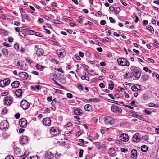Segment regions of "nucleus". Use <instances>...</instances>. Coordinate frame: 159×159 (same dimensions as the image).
Here are the masks:
<instances>
[{
  "instance_id": "7ed1b4c3",
  "label": "nucleus",
  "mask_w": 159,
  "mask_h": 159,
  "mask_svg": "<svg viewBox=\"0 0 159 159\" xmlns=\"http://www.w3.org/2000/svg\"><path fill=\"white\" fill-rule=\"evenodd\" d=\"M8 127V124L7 121L4 120L0 123V129L2 130L6 129Z\"/></svg>"
},
{
  "instance_id": "a878e982",
  "label": "nucleus",
  "mask_w": 159,
  "mask_h": 159,
  "mask_svg": "<svg viewBox=\"0 0 159 159\" xmlns=\"http://www.w3.org/2000/svg\"><path fill=\"white\" fill-rule=\"evenodd\" d=\"M146 28L152 34H153L154 32V29L151 26H146Z\"/></svg>"
},
{
  "instance_id": "49530a36",
  "label": "nucleus",
  "mask_w": 159,
  "mask_h": 159,
  "mask_svg": "<svg viewBox=\"0 0 159 159\" xmlns=\"http://www.w3.org/2000/svg\"><path fill=\"white\" fill-rule=\"evenodd\" d=\"M28 159H38V157L37 156H34L30 157Z\"/></svg>"
},
{
  "instance_id": "a19ab883",
  "label": "nucleus",
  "mask_w": 159,
  "mask_h": 159,
  "mask_svg": "<svg viewBox=\"0 0 159 159\" xmlns=\"http://www.w3.org/2000/svg\"><path fill=\"white\" fill-rule=\"evenodd\" d=\"M101 40L103 42H108L110 41V39L109 38L106 37L104 39L101 38Z\"/></svg>"
},
{
  "instance_id": "393cba45",
  "label": "nucleus",
  "mask_w": 159,
  "mask_h": 159,
  "mask_svg": "<svg viewBox=\"0 0 159 159\" xmlns=\"http://www.w3.org/2000/svg\"><path fill=\"white\" fill-rule=\"evenodd\" d=\"M15 94L17 96L20 97L22 94V90L19 89H17L15 92Z\"/></svg>"
},
{
  "instance_id": "c03bdc74",
  "label": "nucleus",
  "mask_w": 159,
  "mask_h": 159,
  "mask_svg": "<svg viewBox=\"0 0 159 159\" xmlns=\"http://www.w3.org/2000/svg\"><path fill=\"white\" fill-rule=\"evenodd\" d=\"M114 84H110L109 85L108 88L111 90H112L114 88Z\"/></svg>"
},
{
  "instance_id": "8fccbe9b",
  "label": "nucleus",
  "mask_w": 159,
  "mask_h": 159,
  "mask_svg": "<svg viewBox=\"0 0 159 159\" xmlns=\"http://www.w3.org/2000/svg\"><path fill=\"white\" fill-rule=\"evenodd\" d=\"M15 64L16 65L19 66H20V63L19 61H18L17 60H15Z\"/></svg>"
},
{
  "instance_id": "6e6d98bb",
  "label": "nucleus",
  "mask_w": 159,
  "mask_h": 159,
  "mask_svg": "<svg viewBox=\"0 0 159 159\" xmlns=\"http://www.w3.org/2000/svg\"><path fill=\"white\" fill-rule=\"evenodd\" d=\"M5 159H14V157L12 156L8 155L7 156Z\"/></svg>"
},
{
  "instance_id": "f03ea898",
  "label": "nucleus",
  "mask_w": 159,
  "mask_h": 159,
  "mask_svg": "<svg viewBox=\"0 0 159 159\" xmlns=\"http://www.w3.org/2000/svg\"><path fill=\"white\" fill-rule=\"evenodd\" d=\"M117 61L119 65L121 66H128L130 64L128 61L125 59L124 58H118Z\"/></svg>"
},
{
  "instance_id": "f257e3e1",
  "label": "nucleus",
  "mask_w": 159,
  "mask_h": 159,
  "mask_svg": "<svg viewBox=\"0 0 159 159\" xmlns=\"http://www.w3.org/2000/svg\"><path fill=\"white\" fill-rule=\"evenodd\" d=\"M130 70L136 78L138 79L141 76L140 72L136 67L134 66H131L130 68Z\"/></svg>"
},
{
  "instance_id": "9b49d317",
  "label": "nucleus",
  "mask_w": 159,
  "mask_h": 159,
  "mask_svg": "<svg viewBox=\"0 0 159 159\" xmlns=\"http://www.w3.org/2000/svg\"><path fill=\"white\" fill-rule=\"evenodd\" d=\"M43 122L45 126H49L50 125L51 120L49 118H46L43 119Z\"/></svg>"
},
{
  "instance_id": "9d476101",
  "label": "nucleus",
  "mask_w": 159,
  "mask_h": 159,
  "mask_svg": "<svg viewBox=\"0 0 159 159\" xmlns=\"http://www.w3.org/2000/svg\"><path fill=\"white\" fill-rule=\"evenodd\" d=\"M27 122L25 119L23 118L20 119L19 121V124L21 127L25 128L26 126Z\"/></svg>"
},
{
  "instance_id": "ddd939ff",
  "label": "nucleus",
  "mask_w": 159,
  "mask_h": 159,
  "mask_svg": "<svg viewBox=\"0 0 159 159\" xmlns=\"http://www.w3.org/2000/svg\"><path fill=\"white\" fill-rule=\"evenodd\" d=\"M4 102L5 104L7 105H10L12 103V100L10 97L7 96L5 98Z\"/></svg>"
},
{
  "instance_id": "dca6fc26",
  "label": "nucleus",
  "mask_w": 159,
  "mask_h": 159,
  "mask_svg": "<svg viewBox=\"0 0 159 159\" xmlns=\"http://www.w3.org/2000/svg\"><path fill=\"white\" fill-rule=\"evenodd\" d=\"M131 89L133 91H136L139 90H140L141 89V87L140 85H135L132 86Z\"/></svg>"
},
{
  "instance_id": "052dcab7",
  "label": "nucleus",
  "mask_w": 159,
  "mask_h": 159,
  "mask_svg": "<svg viewBox=\"0 0 159 159\" xmlns=\"http://www.w3.org/2000/svg\"><path fill=\"white\" fill-rule=\"evenodd\" d=\"M55 70H57L60 72L62 73L64 72V71H63L62 69L61 68H60L58 69V68L55 69Z\"/></svg>"
},
{
  "instance_id": "6ab92c4d",
  "label": "nucleus",
  "mask_w": 159,
  "mask_h": 159,
  "mask_svg": "<svg viewBox=\"0 0 159 159\" xmlns=\"http://www.w3.org/2000/svg\"><path fill=\"white\" fill-rule=\"evenodd\" d=\"M20 85L19 82L18 81H15L11 83V86L13 88L18 87Z\"/></svg>"
},
{
  "instance_id": "20e7f679",
  "label": "nucleus",
  "mask_w": 159,
  "mask_h": 159,
  "mask_svg": "<svg viewBox=\"0 0 159 159\" xmlns=\"http://www.w3.org/2000/svg\"><path fill=\"white\" fill-rule=\"evenodd\" d=\"M20 105L21 107L25 110L27 109L30 106L29 103L25 100H23L21 101Z\"/></svg>"
},
{
  "instance_id": "bb28decb",
  "label": "nucleus",
  "mask_w": 159,
  "mask_h": 159,
  "mask_svg": "<svg viewBox=\"0 0 159 159\" xmlns=\"http://www.w3.org/2000/svg\"><path fill=\"white\" fill-rule=\"evenodd\" d=\"M2 52L3 55L7 56L8 54V51L7 49L6 48H3L2 50Z\"/></svg>"
},
{
  "instance_id": "1a4fd4ad",
  "label": "nucleus",
  "mask_w": 159,
  "mask_h": 159,
  "mask_svg": "<svg viewBox=\"0 0 159 159\" xmlns=\"http://www.w3.org/2000/svg\"><path fill=\"white\" fill-rule=\"evenodd\" d=\"M59 58L64 57L66 54L65 50L63 49H61L57 50V52Z\"/></svg>"
},
{
  "instance_id": "5fc2aeb1",
  "label": "nucleus",
  "mask_w": 159,
  "mask_h": 159,
  "mask_svg": "<svg viewBox=\"0 0 159 159\" xmlns=\"http://www.w3.org/2000/svg\"><path fill=\"white\" fill-rule=\"evenodd\" d=\"M52 22L56 24H60L61 21L59 20H54L52 21Z\"/></svg>"
},
{
  "instance_id": "2eb2a0df",
  "label": "nucleus",
  "mask_w": 159,
  "mask_h": 159,
  "mask_svg": "<svg viewBox=\"0 0 159 159\" xmlns=\"http://www.w3.org/2000/svg\"><path fill=\"white\" fill-rule=\"evenodd\" d=\"M139 134L136 133L133 137V141L135 142H138L140 140V138L139 137Z\"/></svg>"
},
{
  "instance_id": "0eeeda50",
  "label": "nucleus",
  "mask_w": 159,
  "mask_h": 159,
  "mask_svg": "<svg viewBox=\"0 0 159 159\" xmlns=\"http://www.w3.org/2000/svg\"><path fill=\"white\" fill-rule=\"evenodd\" d=\"M10 83V80L9 79H5L0 81V86L2 87H4L8 85Z\"/></svg>"
},
{
  "instance_id": "72a5a7b5",
  "label": "nucleus",
  "mask_w": 159,
  "mask_h": 159,
  "mask_svg": "<svg viewBox=\"0 0 159 159\" xmlns=\"http://www.w3.org/2000/svg\"><path fill=\"white\" fill-rule=\"evenodd\" d=\"M29 152L28 151H26L25 152L24 154L23 155L20 156L21 159H24L28 155Z\"/></svg>"
},
{
  "instance_id": "5701e85b",
  "label": "nucleus",
  "mask_w": 159,
  "mask_h": 159,
  "mask_svg": "<svg viewBox=\"0 0 159 159\" xmlns=\"http://www.w3.org/2000/svg\"><path fill=\"white\" fill-rule=\"evenodd\" d=\"M84 108L85 110L88 111H89L92 110V106L89 104L86 105L85 106Z\"/></svg>"
},
{
  "instance_id": "0e129e2a",
  "label": "nucleus",
  "mask_w": 159,
  "mask_h": 159,
  "mask_svg": "<svg viewBox=\"0 0 159 159\" xmlns=\"http://www.w3.org/2000/svg\"><path fill=\"white\" fill-rule=\"evenodd\" d=\"M106 21L105 20H102L100 22V24L102 25H104L106 24Z\"/></svg>"
},
{
  "instance_id": "de8ad7c7",
  "label": "nucleus",
  "mask_w": 159,
  "mask_h": 159,
  "mask_svg": "<svg viewBox=\"0 0 159 159\" xmlns=\"http://www.w3.org/2000/svg\"><path fill=\"white\" fill-rule=\"evenodd\" d=\"M51 62L54 64H58V61L57 60L55 59H52L51 60Z\"/></svg>"
},
{
  "instance_id": "13d9d810",
  "label": "nucleus",
  "mask_w": 159,
  "mask_h": 159,
  "mask_svg": "<svg viewBox=\"0 0 159 159\" xmlns=\"http://www.w3.org/2000/svg\"><path fill=\"white\" fill-rule=\"evenodd\" d=\"M109 19L110 22L112 23H114L115 22V20L112 17H110Z\"/></svg>"
},
{
  "instance_id": "bf43d9fd",
  "label": "nucleus",
  "mask_w": 159,
  "mask_h": 159,
  "mask_svg": "<svg viewBox=\"0 0 159 159\" xmlns=\"http://www.w3.org/2000/svg\"><path fill=\"white\" fill-rule=\"evenodd\" d=\"M35 32L32 30H29L28 31V33L30 35H33L34 34Z\"/></svg>"
},
{
  "instance_id": "37998d69",
  "label": "nucleus",
  "mask_w": 159,
  "mask_h": 159,
  "mask_svg": "<svg viewBox=\"0 0 159 159\" xmlns=\"http://www.w3.org/2000/svg\"><path fill=\"white\" fill-rule=\"evenodd\" d=\"M35 35L36 36H39V37H43L42 34L39 32H35Z\"/></svg>"
},
{
  "instance_id": "ea45409f",
  "label": "nucleus",
  "mask_w": 159,
  "mask_h": 159,
  "mask_svg": "<svg viewBox=\"0 0 159 159\" xmlns=\"http://www.w3.org/2000/svg\"><path fill=\"white\" fill-rule=\"evenodd\" d=\"M19 34L23 38H25L26 36V34L23 31H20L19 33Z\"/></svg>"
},
{
  "instance_id": "4be33fe9",
  "label": "nucleus",
  "mask_w": 159,
  "mask_h": 159,
  "mask_svg": "<svg viewBox=\"0 0 159 159\" xmlns=\"http://www.w3.org/2000/svg\"><path fill=\"white\" fill-rule=\"evenodd\" d=\"M45 156L46 158L50 159L53 157V155L50 152L47 151L46 152Z\"/></svg>"
},
{
  "instance_id": "f3484780",
  "label": "nucleus",
  "mask_w": 159,
  "mask_h": 159,
  "mask_svg": "<svg viewBox=\"0 0 159 159\" xmlns=\"http://www.w3.org/2000/svg\"><path fill=\"white\" fill-rule=\"evenodd\" d=\"M109 153L111 157L115 156L116 155V151L113 149L112 148H110L109 151Z\"/></svg>"
},
{
  "instance_id": "6e6552de",
  "label": "nucleus",
  "mask_w": 159,
  "mask_h": 159,
  "mask_svg": "<svg viewBox=\"0 0 159 159\" xmlns=\"http://www.w3.org/2000/svg\"><path fill=\"white\" fill-rule=\"evenodd\" d=\"M119 138L120 140L124 142H127L129 140L128 135L125 133H123L120 134Z\"/></svg>"
},
{
  "instance_id": "680f3d73",
  "label": "nucleus",
  "mask_w": 159,
  "mask_h": 159,
  "mask_svg": "<svg viewBox=\"0 0 159 159\" xmlns=\"http://www.w3.org/2000/svg\"><path fill=\"white\" fill-rule=\"evenodd\" d=\"M83 74L86 75H88L89 72H88L87 70L84 69L83 72Z\"/></svg>"
},
{
  "instance_id": "c85d7f7f",
  "label": "nucleus",
  "mask_w": 159,
  "mask_h": 159,
  "mask_svg": "<svg viewBox=\"0 0 159 159\" xmlns=\"http://www.w3.org/2000/svg\"><path fill=\"white\" fill-rule=\"evenodd\" d=\"M14 153L16 155H19L20 153V149L17 147H16L14 148Z\"/></svg>"
},
{
  "instance_id": "58836bf2",
  "label": "nucleus",
  "mask_w": 159,
  "mask_h": 159,
  "mask_svg": "<svg viewBox=\"0 0 159 159\" xmlns=\"http://www.w3.org/2000/svg\"><path fill=\"white\" fill-rule=\"evenodd\" d=\"M120 9L119 7H115V9L113 11L115 13L117 14L120 11Z\"/></svg>"
},
{
  "instance_id": "e433bc0d",
  "label": "nucleus",
  "mask_w": 159,
  "mask_h": 159,
  "mask_svg": "<svg viewBox=\"0 0 159 159\" xmlns=\"http://www.w3.org/2000/svg\"><path fill=\"white\" fill-rule=\"evenodd\" d=\"M90 100L91 102H98L99 101V99L98 98H91L90 99Z\"/></svg>"
},
{
  "instance_id": "423d86ee",
  "label": "nucleus",
  "mask_w": 159,
  "mask_h": 159,
  "mask_svg": "<svg viewBox=\"0 0 159 159\" xmlns=\"http://www.w3.org/2000/svg\"><path fill=\"white\" fill-rule=\"evenodd\" d=\"M51 135L56 136L59 133L58 129L56 127H52L50 130Z\"/></svg>"
},
{
  "instance_id": "79ce46f5",
  "label": "nucleus",
  "mask_w": 159,
  "mask_h": 159,
  "mask_svg": "<svg viewBox=\"0 0 159 159\" xmlns=\"http://www.w3.org/2000/svg\"><path fill=\"white\" fill-rule=\"evenodd\" d=\"M112 103L116 104L118 105H120L121 104H123V102L122 101H121L120 102H119L118 101H113V102H112Z\"/></svg>"
},
{
  "instance_id": "39448f33",
  "label": "nucleus",
  "mask_w": 159,
  "mask_h": 159,
  "mask_svg": "<svg viewBox=\"0 0 159 159\" xmlns=\"http://www.w3.org/2000/svg\"><path fill=\"white\" fill-rule=\"evenodd\" d=\"M105 122L106 124L112 125L114 123V119L111 116H107L105 117Z\"/></svg>"
},
{
  "instance_id": "f8f14e48",
  "label": "nucleus",
  "mask_w": 159,
  "mask_h": 159,
  "mask_svg": "<svg viewBox=\"0 0 159 159\" xmlns=\"http://www.w3.org/2000/svg\"><path fill=\"white\" fill-rule=\"evenodd\" d=\"M19 75L22 79L23 80L27 79L28 77L27 74L25 72H21L19 73Z\"/></svg>"
},
{
  "instance_id": "473e14b6",
  "label": "nucleus",
  "mask_w": 159,
  "mask_h": 159,
  "mask_svg": "<svg viewBox=\"0 0 159 159\" xmlns=\"http://www.w3.org/2000/svg\"><path fill=\"white\" fill-rule=\"evenodd\" d=\"M31 88L32 89L35 90L36 89H37L38 90H39L40 89V86L39 85H37L34 86H31Z\"/></svg>"
},
{
  "instance_id": "f704fd0d",
  "label": "nucleus",
  "mask_w": 159,
  "mask_h": 159,
  "mask_svg": "<svg viewBox=\"0 0 159 159\" xmlns=\"http://www.w3.org/2000/svg\"><path fill=\"white\" fill-rule=\"evenodd\" d=\"M142 78L143 81H146L148 79L149 76L147 75H144L142 76Z\"/></svg>"
},
{
  "instance_id": "c756f323",
  "label": "nucleus",
  "mask_w": 159,
  "mask_h": 159,
  "mask_svg": "<svg viewBox=\"0 0 159 159\" xmlns=\"http://www.w3.org/2000/svg\"><path fill=\"white\" fill-rule=\"evenodd\" d=\"M132 74L131 73L128 72L126 73L125 75H124V79H127L130 78L131 77Z\"/></svg>"
},
{
  "instance_id": "aec40b11",
  "label": "nucleus",
  "mask_w": 159,
  "mask_h": 159,
  "mask_svg": "<svg viewBox=\"0 0 159 159\" xmlns=\"http://www.w3.org/2000/svg\"><path fill=\"white\" fill-rule=\"evenodd\" d=\"M21 64L20 65V67H21V69L23 70H26L28 68V66L27 65L25 64L24 62H21Z\"/></svg>"
},
{
  "instance_id": "09e8293b",
  "label": "nucleus",
  "mask_w": 159,
  "mask_h": 159,
  "mask_svg": "<svg viewBox=\"0 0 159 159\" xmlns=\"http://www.w3.org/2000/svg\"><path fill=\"white\" fill-rule=\"evenodd\" d=\"M142 98L144 100H147L148 99V96L145 94H143L142 96Z\"/></svg>"
},
{
  "instance_id": "7c9ffc66",
  "label": "nucleus",
  "mask_w": 159,
  "mask_h": 159,
  "mask_svg": "<svg viewBox=\"0 0 159 159\" xmlns=\"http://www.w3.org/2000/svg\"><path fill=\"white\" fill-rule=\"evenodd\" d=\"M36 67L38 70L41 71H42L43 69V66L39 65L38 64L36 65Z\"/></svg>"
},
{
  "instance_id": "b1692460",
  "label": "nucleus",
  "mask_w": 159,
  "mask_h": 159,
  "mask_svg": "<svg viewBox=\"0 0 159 159\" xmlns=\"http://www.w3.org/2000/svg\"><path fill=\"white\" fill-rule=\"evenodd\" d=\"M82 110L79 108H76L74 111V113L78 116L80 115L82 113Z\"/></svg>"
},
{
  "instance_id": "603ef678",
  "label": "nucleus",
  "mask_w": 159,
  "mask_h": 159,
  "mask_svg": "<svg viewBox=\"0 0 159 159\" xmlns=\"http://www.w3.org/2000/svg\"><path fill=\"white\" fill-rule=\"evenodd\" d=\"M67 97L69 98H73L72 95L70 93H68L67 94Z\"/></svg>"
},
{
  "instance_id": "a18cd8bd",
  "label": "nucleus",
  "mask_w": 159,
  "mask_h": 159,
  "mask_svg": "<svg viewBox=\"0 0 159 159\" xmlns=\"http://www.w3.org/2000/svg\"><path fill=\"white\" fill-rule=\"evenodd\" d=\"M95 146L98 149H100L101 145L99 142H97L95 143Z\"/></svg>"
},
{
  "instance_id": "2f4dec72",
  "label": "nucleus",
  "mask_w": 159,
  "mask_h": 159,
  "mask_svg": "<svg viewBox=\"0 0 159 159\" xmlns=\"http://www.w3.org/2000/svg\"><path fill=\"white\" fill-rule=\"evenodd\" d=\"M117 107H118L116 105H113L111 108V111L114 112L116 111Z\"/></svg>"
},
{
  "instance_id": "c9c22d12",
  "label": "nucleus",
  "mask_w": 159,
  "mask_h": 159,
  "mask_svg": "<svg viewBox=\"0 0 159 159\" xmlns=\"http://www.w3.org/2000/svg\"><path fill=\"white\" fill-rule=\"evenodd\" d=\"M148 106L150 107H152L157 108L158 107V106L152 103H150L148 104Z\"/></svg>"
},
{
  "instance_id": "338daca9",
  "label": "nucleus",
  "mask_w": 159,
  "mask_h": 159,
  "mask_svg": "<svg viewBox=\"0 0 159 159\" xmlns=\"http://www.w3.org/2000/svg\"><path fill=\"white\" fill-rule=\"evenodd\" d=\"M78 88L79 90H83L84 89L83 87L81 85H79L78 86Z\"/></svg>"
},
{
  "instance_id": "e2e57ef3",
  "label": "nucleus",
  "mask_w": 159,
  "mask_h": 159,
  "mask_svg": "<svg viewBox=\"0 0 159 159\" xmlns=\"http://www.w3.org/2000/svg\"><path fill=\"white\" fill-rule=\"evenodd\" d=\"M21 16H22L23 18H24L25 19H28V16L27 15L25 14H21Z\"/></svg>"
},
{
  "instance_id": "cd10ccee",
  "label": "nucleus",
  "mask_w": 159,
  "mask_h": 159,
  "mask_svg": "<svg viewBox=\"0 0 159 159\" xmlns=\"http://www.w3.org/2000/svg\"><path fill=\"white\" fill-rule=\"evenodd\" d=\"M148 149V147L146 145H143L141 147V150L142 151L145 152H146Z\"/></svg>"
},
{
  "instance_id": "412c9836",
  "label": "nucleus",
  "mask_w": 159,
  "mask_h": 159,
  "mask_svg": "<svg viewBox=\"0 0 159 159\" xmlns=\"http://www.w3.org/2000/svg\"><path fill=\"white\" fill-rule=\"evenodd\" d=\"M28 141V138L27 137L25 136H23L21 138V143L23 144H25Z\"/></svg>"
},
{
  "instance_id": "a211bd4d",
  "label": "nucleus",
  "mask_w": 159,
  "mask_h": 159,
  "mask_svg": "<svg viewBox=\"0 0 159 159\" xmlns=\"http://www.w3.org/2000/svg\"><path fill=\"white\" fill-rule=\"evenodd\" d=\"M36 53L38 56H42L43 55L44 51L42 49H38L36 51Z\"/></svg>"
},
{
  "instance_id": "774afa93",
  "label": "nucleus",
  "mask_w": 159,
  "mask_h": 159,
  "mask_svg": "<svg viewBox=\"0 0 159 159\" xmlns=\"http://www.w3.org/2000/svg\"><path fill=\"white\" fill-rule=\"evenodd\" d=\"M20 116V114L19 113H17L15 115V117L16 119H18L19 118Z\"/></svg>"
},
{
  "instance_id": "4468645a",
  "label": "nucleus",
  "mask_w": 159,
  "mask_h": 159,
  "mask_svg": "<svg viewBox=\"0 0 159 159\" xmlns=\"http://www.w3.org/2000/svg\"><path fill=\"white\" fill-rule=\"evenodd\" d=\"M137 156V152L135 149H133L131 151V159H136Z\"/></svg>"
},
{
  "instance_id": "69168bd1",
  "label": "nucleus",
  "mask_w": 159,
  "mask_h": 159,
  "mask_svg": "<svg viewBox=\"0 0 159 159\" xmlns=\"http://www.w3.org/2000/svg\"><path fill=\"white\" fill-rule=\"evenodd\" d=\"M8 41L10 42H13V39L11 37H9L8 38Z\"/></svg>"
},
{
  "instance_id": "4d7b16f0",
  "label": "nucleus",
  "mask_w": 159,
  "mask_h": 159,
  "mask_svg": "<svg viewBox=\"0 0 159 159\" xmlns=\"http://www.w3.org/2000/svg\"><path fill=\"white\" fill-rule=\"evenodd\" d=\"M142 139L146 141L148 139V137L147 135L143 136L142 137Z\"/></svg>"
},
{
  "instance_id": "4c0bfd02",
  "label": "nucleus",
  "mask_w": 159,
  "mask_h": 159,
  "mask_svg": "<svg viewBox=\"0 0 159 159\" xmlns=\"http://www.w3.org/2000/svg\"><path fill=\"white\" fill-rule=\"evenodd\" d=\"M0 32L1 33H3L5 35H8V32L7 31L3 29H0Z\"/></svg>"
},
{
  "instance_id": "3c124183",
  "label": "nucleus",
  "mask_w": 159,
  "mask_h": 159,
  "mask_svg": "<svg viewBox=\"0 0 159 159\" xmlns=\"http://www.w3.org/2000/svg\"><path fill=\"white\" fill-rule=\"evenodd\" d=\"M14 48L16 50H18L19 49V46L18 44L16 43L14 45Z\"/></svg>"
},
{
  "instance_id": "864d4df0",
  "label": "nucleus",
  "mask_w": 159,
  "mask_h": 159,
  "mask_svg": "<svg viewBox=\"0 0 159 159\" xmlns=\"http://www.w3.org/2000/svg\"><path fill=\"white\" fill-rule=\"evenodd\" d=\"M83 150L82 149H81L80 150L79 154V156L80 157H82L83 154Z\"/></svg>"
}]
</instances>
